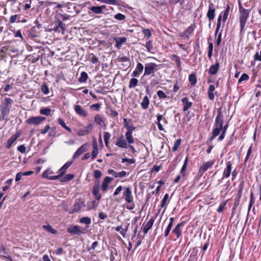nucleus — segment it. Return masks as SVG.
<instances>
[{"label":"nucleus","instance_id":"nucleus-1","mask_svg":"<svg viewBox=\"0 0 261 261\" xmlns=\"http://www.w3.org/2000/svg\"><path fill=\"white\" fill-rule=\"evenodd\" d=\"M12 102V99L9 97L5 99L4 102L1 106V111L3 119H6V117L9 114L10 110V105Z\"/></svg>","mask_w":261,"mask_h":261},{"label":"nucleus","instance_id":"nucleus-2","mask_svg":"<svg viewBox=\"0 0 261 261\" xmlns=\"http://www.w3.org/2000/svg\"><path fill=\"white\" fill-rule=\"evenodd\" d=\"M159 66L154 63H148L145 64L144 76L153 74L158 70Z\"/></svg>","mask_w":261,"mask_h":261},{"label":"nucleus","instance_id":"nucleus-3","mask_svg":"<svg viewBox=\"0 0 261 261\" xmlns=\"http://www.w3.org/2000/svg\"><path fill=\"white\" fill-rule=\"evenodd\" d=\"M65 24L63 23L61 21L58 20V21L54 22L52 24L53 28L50 29L56 32H62V34H64V31L65 30Z\"/></svg>","mask_w":261,"mask_h":261},{"label":"nucleus","instance_id":"nucleus-4","mask_svg":"<svg viewBox=\"0 0 261 261\" xmlns=\"http://www.w3.org/2000/svg\"><path fill=\"white\" fill-rule=\"evenodd\" d=\"M88 228V226H86L84 229H81L80 226L74 225L68 228L67 231L71 234L80 235L81 234L86 233V231Z\"/></svg>","mask_w":261,"mask_h":261},{"label":"nucleus","instance_id":"nucleus-5","mask_svg":"<svg viewBox=\"0 0 261 261\" xmlns=\"http://www.w3.org/2000/svg\"><path fill=\"white\" fill-rule=\"evenodd\" d=\"M249 14V11H244L240 13V27H241V32H242L245 27L246 22L248 18Z\"/></svg>","mask_w":261,"mask_h":261},{"label":"nucleus","instance_id":"nucleus-6","mask_svg":"<svg viewBox=\"0 0 261 261\" xmlns=\"http://www.w3.org/2000/svg\"><path fill=\"white\" fill-rule=\"evenodd\" d=\"M46 119L45 117L42 116H34L30 117L26 120L28 124L31 125H39Z\"/></svg>","mask_w":261,"mask_h":261},{"label":"nucleus","instance_id":"nucleus-7","mask_svg":"<svg viewBox=\"0 0 261 261\" xmlns=\"http://www.w3.org/2000/svg\"><path fill=\"white\" fill-rule=\"evenodd\" d=\"M90 145L88 143H85L81 146L74 153L72 158L75 159L81 155L82 154L88 150Z\"/></svg>","mask_w":261,"mask_h":261},{"label":"nucleus","instance_id":"nucleus-8","mask_svg":"<svg viewBox=\"0 0 261 261\" xmlns=\"http://www.w3.org/2000/svg\"><path fill=\"white\" fill-rule=\"evenodd\" d=\"M85 206L84 202L81 199H77L73 206V208L69 212L70 214H73L79 212L82 207Z\"/></svg>","mask_w":261,"mask_h":261},{"label":"nucleus","instance_id":"nucleus-9","mask_svg":"<svg viewBox=\"0 0 261 261\" xmlns=\"http://www.w3.org/2000/svg\"><path fill=\"white\" fill-rule=\"evenodd\" d=\"M115 145L120 148H128V144L123 135L117 138Z\"/></svg>","mask_w":261,"mask_h":261},{"label":"nucleus","instance_id":"nucleus-10","mask_svg":"<svg viewBox=\"0 0 261 261\" xmlns=\"http://www.w3.org/2000/svg\"><path fill=\"white\" fill-rule=\"evenodd\" d=\"M93 128V124L92 123H89L88 125L85 126L83 129H81L79 130L77 132V135L79 136H84L87 134H88L89 133H90Z\"/></svg>","mask_w":261,"mask_h":261},{"label":"nucleus","instance_id":"nucleus-11","mask_svg":"<svg viewBox=\"0 0 261 261\" xmlns=\"http://www.w3.org/2000/svg\"><path fill=\"white\" fill-rule=\"evenodd\" d=\"M125 200L128 203L133 202V197L132 195V191L128 187L124 188V191L123 192Z\"/></svg>","mask_w":261,"mask_h":261},{"label":"nucleus","instance_id":"nucleus-12","mask_svg":"<svg viewBox=\"0 0 261 261\" xmlns=\"http://www.w3.org/2000/svg\"><path fill=\"white\" fill-rule=\"evenodd\" d=\"M54 173V172L50 169L46 170L43 173L42 176L43 177L46 178L49 180H57L59 179V176L55 175V176H50V174Z\"/></svg>","mask_w":261,"mask_h":261},{"label":"nucleus","instance_id":"nucleus-13","mask_svg":"<svg viewBox=\"0 0 261 261\" xmlns=\"http://www.w3.org/2000/svg\"><path fill=\"white\" fill-rule=\"evenodd\" d=\"M223 116L221 114V112L220 110L218 111V114L215 120V126L218 127L219 128H222L223 126Z\"/></svg>","mask_w":261,"mask_h":261},{"label":"nucleus","instance_id":"nucleus-14","mask_svg":"<svg viewBox=\"0 0 261 261\" xmlns=\"http://www.w3.org/2000/svg\"><path fill=\"white\" fill-rule=\"evenodd\" d=\"M74 110L75 113L83 117H86L88 115V113L86 110H85L80 105H74Z\"/></svg>","mask_w":261,"mask_h":261},{"label":"nucleus","instance_id":"nucleus-15","mask_svg":"<svg viewBox=\"0 0 261 261\" xmlns=\"http://www.w3.org/2000/svg\"><path fill=\"white\" fill-rule=\"evenodd\" d=\"M113 180V178L107 176L105 178L102 182L101 190L103 192H106L108 187L111 182Z\"/></svg>","mask_w":261,"mask_h":261},{"label":"nucleus","instance_id":"nucleus-16","mask_svg":"<svg viewBox=\"0 0 261 261\" xmlns=\"http://www.w3.org/2000/svg\"><path fill=\"white\" fill-rule=\"evenodd\" d=\"M144 69L143 64L141 63H138L137 64L135 70L133 71L132 74V76L133 77H138L139 74L142 72Z\"/></svg>","mask_w":261,"mask_h":261},{"label":"nucleus","instance_id":"nucleus-17","mask_svg":"<svg viewBox=\"0 0 261 261\" xmlns=\"http://www.w3.org/2000/svg\"><path fill=\"white\" fill-rule=\"evenodd\" d=\"M163 120L162 123L163 124L167 123V121L165 118H164L163 116L161 114H158L157 115V124L158 128L160 130H163L164 128L161 121Z\"/></svg>","mask_w":261,"mask_h":261},{"label":"nucleus","instance_id":"nucleus-18","mask_svg":"<svg viewBox=\"0 0 261 261\" xmlns=\"http://www.w3.org/2000/svg\"><path fill=\"white\" fill-rule=\"evenodd\" d=\"M194 28V25H190L184 31L182 35H181V37L184 38L188 39L190 37V35L193 32Z\"/></svg>","mask_w":261,"mask_h":261},{"label":"nucleus","instance_id":"nucleus-19","mask_svg":"<svg viewBox=\"0 0 261 261\" xmlns=\"http://www.w3.org/2000/svg\"><path fill=\"white\" fill-rule=\"evenodd\" d=\"M215 9L213 8V4H210L208 6V10L207 13V17L210 21L213 20L215 18Z\"/></svg>","mask_w":261,"mask_h":261},{"label":"nucleus","instance_id":"nucleus-20","mask_svg":"<svg viewBox=\"0 0 261 261\" xmlns=\"http://www.w3.org/2000/svg\"><path fill=\"white\" fill-rule=\"evenodd\" d=\"M106 8V7L105 5H102L100 6H92L90 8V9L95 14H101Z\"/></svg>","mask_w":261,"mask_h":261},{"label":"nucleus","instance_id":"nucleus-21","mask_svg":"<svg viewBox=\"0 0 261 261\" xmlns=\"http://www.w3.org/2000/svg\"><path fill=\"white\" fill-rule=\"evenodd\" d=\"M154 221V220L153 218H151L144 226L143 228V231L144 233H147L148 231L150 230V229L152 227Z\"/></svg>","mask_w":261,"mask_h":261},{"label":"nucleus","instance_id":"nucleus-22","mask_svg":"<svg viewBox=\"0 0 261 261\" xmlns=\"http://www.w3.org/2000/svg\"><path fill=\"white\" fill-rule=\"evenodd\" d=\"M93 150L92 152V159L95 158L98 153V149L97 147V141L94 139L92 142Z\"/></svg>","mask_w":261,"mask_h":261},{"label":"nucleus","instance_id":"nucleus-23","mask_svg":"<svg viewBox=\"0 0 261 261\" xmlns=\"http://www.w3.org/2000/svg\"><path fill=\"white\" fill-rule=\"evenodd\" d=\"M108 173L110 174H112L115 177H124L126 174V172L124 171H122L119 172H117L113 170H109Z\"/></svg>","mask_w":261,"mask_h":261},{"label":"nucleus","instance_id":"nucleus-24","mask_svg":"<svg viewBox=\"0 0 261 261\" xmlns=\"http://www.w3.org/2000/svg\"><path fill=\"white\" fill-rule=\"evenodd\" d=\"M114 40L116 43L115 47L119 49L121 47L122 44L126 41V38L125 37L115 38Z\"/></svg>","mask_w":261,"mask_h":261},{"label":"nucleus","instance_id":"nucleus-25","mask_svg":"<svg viewBox=\"0 0 261 261\" xmlns=\"http://www.w3.org/2000/svg\"><path fill=\"white\" fill-rule=\"evenodd\" d=\"M219 68V63L217 62L214 65L211 66L208 72L212 74H215L218 72Z\"/></svg>","mask_w":261,"mask_h":261},{"label":"nucleus","instance_id":"nucleus-26","mask_svg":"<svg viewBox=\"0 0 261 261\" xmlns=\"http://www.w3.org/2000/svg\"><path fill=\"white\" fill-rule=\"evenodd\" d=\"M182 102L184 104L183 107L184 111H187L192 105V102L188 101L187 97H184L181 99Z\"/></svg>","mask_w":261,"mask_h":261},{"label":"nucleus","instance_id":"nucleus-27","mask_svg":"<svg viewBox=\"0 0 261 261\" xmlns=\"http://www.w3.org/2000/svg\"><path fill=\"white\" fill-rule=\"evenodd\" d=\"M95 122L101 127L105 126V124L102 117L100 115H96L94 117Z\"/></svg>","mask_w":261,"mask_h":261},{"label":"nucleus","instance_id":"nucleus-28","mask_svg":"<svg viewBox=\"0 0 261 261\" xmlns=\"http://www.w3.org/2000/svg\"><path fill=\"white\" fill-rule=\"evenodd\" d=\"M215 87L213 85H210L208 89L207 94L209 99L212 100L214 99L215 97V95L214 94V91H215Z\"/></svg>","mask_w":261,"mask_h":261},{"label":"nucleus","instance_id":"nucleus-29","mask_svg":"<svg viewBox=\"0 0 261 261\" xmlns=\"http://www.w3.org/2000/svg\"><path fill=\"white\" fill-rule=\"evenodd\" d=\"M33 173V171H29L24 172H19L17 174L15 178V180L18 181L20 180L22 176H27L32 174Z\"/></svg>","mask_w":261,"mask_h":261},{"label":"nucleus","instance_id":"nucleus-30","mask_svg":"<svg viewBox=\"0 0 261 261\" xmlns=\"http://www.w3.org/2000/svg\"><path fill=\"white\" fill-rule=\"evenodd\" d=\"M126 141L128 144H132L134 142V139L133 137L132 134L130 132H126L125 134Z\"/></svg>","mask_w":261,"mask_h":261},{"label":"nucleus","instance_id":"nucleus-31","mask_svg":"<svg viewBox=\"0 0 261 261\" xmlns=\"http://www.w3.org/2000/svg\"><path fill=\"white\" fill-rule=\"evenodd\" d=\"M74 177V175L73 174H67L63 177H60L59 179L61 182H67L72 179Z\"/></svg>","mask_w":261,"mask_h":261},{"label":"nucleus","instance_id":"nucleus-32","mask_svg":"<svg viewBox=\"0 0 261 261\" xmlns=\"http://www.w3.org/2000/svg\"><path fill=\"white\" fill-rule=\"evenodd\" d=\"M92 193L93 195L95 196V198L97 200H99L101 198L100 195L99 194V184L97 185H94L93 188Z\"/></svg>","mask_w":261,"mask_h":261},{"label":"nucleus","instance_id":"nucleus-33","mask_svg":"<svg viewBox=\"0 0 261 261\" xmlns=\"http://www.w3.org/2000/svg\"><path fill=\"white\" fill-rule=\"evenodd\" d=\"M149 104V100L148 97L147 96H145L143 97L142 101L141 103V107L144 110H146L148 108Z\"/></svg>","mask_w":261,"mask_h":261},{"label":"nucleus","instance_id":"nucleus-34","mask_svg":"<svg viewBox=\"0 0 261 261\" xmlns=\"http://www.w3.org/2000/svg\"><path fill=\"white\" fill-rule=\"evenodd\" d=\"M42 227L46 230L47 231L49 232L52 234H56L57 233V231L53 228L51 225H44L42 226Z\"/></svg>","mask_w":261,"mask_h":261},{"label":"nucleus","instance_id":"nucleus-35","mask_svg":"<svg viewBox=\"0 0 261 261\" xmlns=\"http://www.w3.org/2000/svg\"><path fill=\"white\" fill-rule=\"evenodd\" d=\"M222 128H219L218 127L215 126V128L213 129V135L210 138V140L212 141L216 136H217L220 133V130Z\"/></svg>","mask_w":261,"mask_h":261},{"label":"nucleus","instance_id":"nucleus-36","mask_svg":"<svg viewBox=\"0 0 261 261\" xmlns=\"http://www.w3.org/2000/svg\"><path fill=\"white\" fill-rule=\"evenodd\" d=\"M70 164H64V165L59 169L58 172L60 173L59 174V178L61 177L66 171V170L69 167Z\"/></svg>","mask_w":261,"mask_h":261},{"label":"nucleus","instance_id":"nucleus-37","mask_svg":"<svg viewBox=\"0 0 261 261\" xmlns=\"http://www.w3.org/2000/svg\"><path fill=\"white\" fill-rule=\"evenodd\" d=\"M17 138H18V136H13L11 137L8 140L7 147L10 148Z\"/></svg>","mask_w":261,"mask_h":261},{"label":"nucleus","instance_id":"nucleus-38","mask_svg":"<svg viewBox=\"0 0 261 261\" xmlns=\"http://www.w3.org/2000/svg\"><path fill=\"white\" fill-rule=\"evenodd\" d=\"M189 81L192 85H195L197 83V78L195 74H191L189 76Z\"/></svg>","mask_w":261,"mask_h":261},{"label":"nucleus","instance_id":"nucleus-39","mask_svg":"<svg viewBox=\"0 0 261 261\" xmlns=\"http://www.w3.org/2000/svg\"><path fill=\"white\" fill-rule=\"evenodd\" d=\"M80 222L81 223L89 225L91 222V218L88 217H84L80 219Z\"/></svg>","mask_w":261,"mask_h":261},{"label":"nucleus","instance_id":"nucleus-40","mask_svg":"<svg viewBox=\"0 0 261 261\" xmlns=\"http://www.w3.org/2000/svg\"><path fill=\"white\" fill-rule=\"evenodd\" d=\"M138 83V80L137 79L135 78H132L130 79L129 83V88H133L135 87Z\"/></svg>","mask_w":261,"mask_h":261},{"label":"nucleus","instance_id":"nucleus-41","mask_svg":"<svg viewBox=\"0 0 261 261\" xmlns=\"http://www.w3.org/2000/svg\"><path fill=\"white\" fill-rule=\"evenodd\" d=\"M181 225V223L178 224L173 230V233L176 234L177 238H179L181 234L180 227Z\"/></svg>","mask_w":261,"mask_h":261},{"label":"nucleus","instance_id":"nucleus-42","mask_svg":"<svg viewBox=\"0 0 261 261\" xmlns=\"http://www.w3.org/2000/svg\"><path fill=\"white\" fill-rule=\"evenodd\" d=\"M51 112V110L49 108H45L40 109V113L42 115H44L46 116H48L50 115Z\"/></svg>","mask_w":261,"mask_h":261},{"label":"nucleus","instance_id":"nucleus-43","mask_svg":"<svg viewBox=\"0 0 261 261\" xmlns=\"http://www.w3.org/2000/svg\"><path fill=\"white\" fill-rule=\"evenodd\" d=\"M88 76L87 73L83 71L81 73V77L79 78V81L80 82H86L88 79Z\"/></svg>","mask_w":261,"mask_h":261},{"label":"nucleus","instance_id":"nucleus-44","mask_svg":"<svg viewBox=\"0 0 261 261\" xmlns=\"http://www.w3.org/2000/svg\"><path fill=\"white\" fill-rule=\"evenodd\" d=\"M231 170V164H228L227 168L224 172V176L225 177H228L230 175Z\"/></svg>","mask_w":261,"mask_h":261},{"label":"nucleus","instance_id":"nucleus-45","mask_svg":"<svg viewBox=\"0 0 261 261\" xmlns=\"http://www.w3.org/2000/svg\"><path fill=\"white\" fill-rule=\"evenodd\" d=\"M145 47L148 51L151 52L153 50L152 41L151 40L147 41L145 45Z\"/></svg>","mask_w":261,"mask_h":261},{"label":"nucleus","instance_id":"nucleus-46","mask_svg":"<svg viewBox=\"0 0 261 261\" xmlns=\"http://www.w3.org/2000/svg\"><path fill=\"white\" fill-rule=\"evenodd\" d=\"M185 1L186 0H175L173 1L172 3L174 4L179 3L182 9H188V7L185 4Z\"/></svg>","mask_w":261,"mask_h":261},{"label":"nucleus","instance_id":"nucleus-47","mask_svg":"<svg viewBox=\"0 0 261 261\" xmlns=\"http://www.w3.org/2000/svg\"><path fill=\"white\" fill-rule=\"evenodd\" d=\"M181 140L180 139H178L176 140L174 144V146L173 147V151H176L178 148L179 147L180 144H181Z\"/></svg>","mask_w":261,"mask_h":261},{"label":"nucleus","instance_id":"nucleus-48","mask_svg":"<svg viewBox=\"0 0 261 261\" xmlns=\"http://www.w3.org/2000/svg\"><path fill=\"white\" fill-rule=\"evenodd\" d=\"M168 199H169V195L168 194H166L164 195V197L162 200V203L161 204V206L162 207H164L166 206V205L167 204V202L168 200Z\"/></svg>","mask_w":261,"mask_h":261},{"label":"nucleus","instance_id":"nucleus-49","mask_svg":"<svg viewBox=\"0 0 261 261\" xmlns=\"http://www.w3.org/2000/svg\"><path fill=\"white\" fill-rule=\"evenodd\" d=\"M116 230L117 231H119L120 234L124 237L127 229H123L121 225H119L116 228Z\"/></svg>","mask_w":261,"mask_h":261},{"label":"nucleus","instance_id":"nucleus-50","mask_svg":"<svg viewBox=\"0 0 261 261\" xmlns=\"http://www.w3.org/2000/svg\"><path fill=\"white\" fill-rule=\"evenodd\" d=\"M221 19H222V17L221 15H219V17H218V21H217V27H216V31H215V35H217L220 28V26H221Z\"/></svg>","mask_w":261,"mask_h":261},{"label":"nucleus","instance_id":"nucleus-51","mask_svg":"<svg viewBox=\"0 0 261 261\" xmlns=\"http://www.w3.org/2000/svg\"><path fill=\"white\" fill-rule=\"evenodd\" d=\"M103 2L106 4L112 5H118L119 4V1L117 0H105Z\"/></svg>","mask_w":261,"mask_h":261},{"label":"nucleus","instance_id":"nucleus-52","mask_svg":"<svg viewBox=\"0 0 261 261\" xmlns=\"http://www.w3.org/2000/svg\"><path fill=\"white\" fill-rule=\"evenodd\" d=\"M142 33L145 36L147 37V38H148L151 37V31L148 29H143L142 30Z\"/></svg>","mask_w":261,"mask_h":261},{"label":"nucleus","instance_id":"nucleus-53","mask_svg":"<svg viewBox=\"0 0 261 261\" xmlns=\"http://www.w3.org/2000/svg\"><path fill=\"white\" fill-rule=\"evenodd\" d=\"M41 91L43 94L46 95L49 93V88L46 84H43L41 87Z\"/></svg>","mask_w":261,"mask_h":261},{"label":"nucleus","instance_id":"nucleus-54","mask_svg":"<svg viewBox=\"0 0 261 261\" xmlns=\"http://www.w3.org/2000/svg\"><path fill=\"white\" fill-rule=\"evenodd\" d=\"M157 95L160 99H165L167 97V95L162 90H159L157 92Z\"/></svg>","mask_w":261,"mask_h":261},{"label":"nucleus","instance_id":"nucleus-55","mask_svg":"<svg viewBox=\"0 0 261 261\" xmlns=\"http://www.w3.org/2000/svg\"><path fill=\"white\" fill-rule=\"evenodd\" d=\"M249 79V76L248 74L246 73H243L242 74L241 77L239 79L238 81V83H241L243 81H247Z\"/></svg>","mask_w":261,"mask_h":261},{"label":"nucleus","instance_id":"nucleus-56","mask_svg":"<svg viewBox=\"0 0 261 261\" xmlns=\"http://www.w3.org/2000/svg\"><path fill=\"white\" fill-rule=\"evenodd\" d=\"M229 9H230V7L229 6H227L226 10L224 12V14H223V20L224 21H225L226 20L227 18L228 15L229 11Z\"/></svg>","mask_w":261,"mask_h":261},{"label":"nucleus","instance_id":"nucleus-57","mask_svg":"<svg viewBox=\"0 0 261 261\" xmlns=\"http://www.w3.org/2000/svg\"><path fill=\"white\" fill-rule=\"evenodd\" d=\"M212 164H203L200 167V171L201 172H204L205 171H206L208 168H210Z\"/></svg>","mask_w":261,"mask_h":261},{"label":"nucleus","instance_id":"nucleus-58","mask_svg":"<svg viewBox=\"0 0 261 261\" xmlns=\"http://www.w3.org/2000/svg\"><path fill=\"white\" fill-rule=\"evenodd\" d=\"M252 153V146H250L248 150L246 157L245 160V162H250L249 161H248V159L251 156Z\"/></svg>","mask_w":261,"mask_h":261},{"label":"nucleus","instance_id":"nucleus-59","mask_svg":"<svg viewBox=\"0 0 261 261\" xmlns=\"http://www.w3.org/2000/svg\"><path fill=\"white\" fill-rule=\"evenodd\" d=\"M114 18L119 20H123L125 18V16L121 13H118L114 15Z\"/></svg>","mask_w":261,"mask_h":261},{"label":"nucleus","instance_id":"nucleus-60","mask_svg":"<svg viewBox=\"0 0 261 261\" xmlns=\"http://www.w3.org/2000/svg\"><path fill=\"white\" fill-rule=\"evenodd\" d=\"M173 57L174 58V61H175L178 67L180 68L181 67V62L179 57L176 55H173Z\"/></svg>","mask_w":261,"mask_h":261},{"label":"nucleus","instance_id":"nucleus-61","mask_svg":"<svg viewBox=\"0 0 261 261\" xmlns=\"http://www.w3.org/2000/svg\"><path fill=\"white\" fill-rule=\"evenodd\" d=\"M18 15H17V14H15V15H12L10 18V19H9V22L10 23H14L17 18H18Z\"/></svg>","mask_w":261,"mask_h":261},{"label":"nucleus","instance_id":"nucleus-62","mask_svg":"<svg viewBox=\"0 0 261 261\" xmlns=\"http://www.w3.org/2000/svg\"><path fill=\"white\" fill-rule=\"evenodd\" d=\"M50 126L46 125L43 129H40V132L41 134H45L49 129Z\"/></svg>","mask_w":261,"mask_h":261},{"label":"nucleus","instance_id":"nucleus-63","mask_svg":"<svg viewBox=\"0 0 261 261\" xmlns=\"http://www.w3.org/2000/svg\"><path fill=\"white\" fill-rule=\"evenodd\" d=\"M102 175L101 172L100 170H95L94 172V176L95 178H99Z\"/></svg>","mask_w":261,"mask_h":261},{"label":"nucleus","instance_id":"nucleus-64","mask_svg":"<svg viewBox=\"0 0 261 261\" xmlns=\"http://www.w3.org/2000/svg\"><path fill=\"white\" fill-rule=\"evenodd\" d=\"M255 59L261 61V50L259 53L257 52L254 56Z\"/></svg>","mask_w":261,"mask_h":261}]
</instances>
